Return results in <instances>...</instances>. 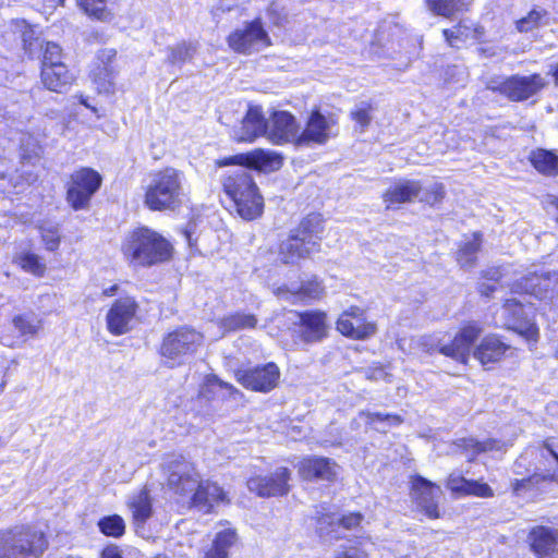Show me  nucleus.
<instances>
[{
    "mask_svg": "<svg viewBox=\"0 0 558 558\" xmlns=\"http://www.w3.org/2000/svg\"><path fill=\"white\" fill-rule=\"evenodd\" d=\"M326 218L319 211H310L302 216L287 236L276 244L278 260L287 266H296L313 260L323 252L326 233Z\"/></svg>",
    "mask_w": 558,
    "mask_h": 558,
    "instance_id": "1",
    "label": "nucleus"
},
{
    "mask_svg": "<svg viewBox=\"0 0 558 558\" xmlns=\"http://www.w3.org/2000/svg\"><path fill=\"white\" fill-rule=\"evenodd\" d=\"M120 251L130 267L150 268L172 260L174 247L160 232L147 226L130 230L121 241Z\"/></svg>",
    "mask_w": 558,
    "mask_h": 558,
    "instance_id": "2",
    "label": "nucleus"
},
{
    "mask_svg": "<svg viewBox=\"0 0 558 558\" xmlns=\"http://www.w3.org/2000/svg\"><path fill=\"white\" fill-rule=\"evenodd\" d=\"M221 192L232 209L245 221L260 218L265 199L254 175L246 169L229 170L220 177Z\"/></svg>",
    "mask_w": 558,
    "mask_h": 558,
    "instance_id": "3",
    "label": "nucleus"
},
{
    "mask_svg": "<svg viewBox=\"0 0 558 558\" xmlns=\"http://www.w3.org/2000/svg\"><path fill=\"white\" fill-rule=\"evenodd\" d=\"M184 173L171 166L150 173L143 189V205L150 211H177L183 206Z\"/></svg>",
    "mask_w": 558,
    "mask_h": 558,
    "instance_id": "4",
    "label": "nucleus"
},
{
    "mask_svg": "<svg viewBox=\"0 0 558 558\" xmlns=\"http://www.w3.org/2000/svg\"><path fill=\"white\" fill-rule=\"evenodd\" d=\"M49 544L47 532L32 523L0 530V558H41Z\"/></svg>",
    "mask_w": 558,
    "mask_h": 558,
    "instance_id": "5",
    "label": "nucleus"
},
{
    "mask_svg": "<svg viewBox=\"0 0 558 558\" xmlns=\"http://www.w3.org/2000/svg\"><path fill=\"white\" fill-rule=\"evenodd\" d=\"M78 72L65 62L63 48L54 41L40 46L39 82L41 87L54 94H65L74 86Z\"/></svg>",
    "mask_w": 558,
    "mask_h": 558,
    "instance_id": "6",
    "label": "nucleus"
},
{
    "mask_svg": "<svg viewBox=\"0 0 558 558\" xmlns=\"http://www.w3.org/2000/svg\"><path fill=\"white\" fill-rule=\"evenodd\" d=\"M203 343L204 335L201 331L189 325H180L162 336L158 354L172 368L194 356Z\"/></svg>",
    "mask_w": 558,
    "mask_h": 558,
    "instance_id": "7",
    "label": "nucleus"
},
{
    "mask_svg": "<svg viewBox=\"0 0 558 558\" xmlns=\"http://www.w3.org/2000/svg\"><path fill=\"white\" fill-rule=\"evenodd\" d=\"M102 175L92 167H80L69 174L65 182V202L74 211L87 210L94 196L101 189Z\"/></svg>",
    "mask_w": 558,
    "mask_h": 558,
    "instance_id": "8",
    "label": "nucleus"
},
{
    "mask_svg": "<svg viewBox=\"0 0 558 558\" xmlns=\"http://www.w3.org/2000/svg\"><path fill=\"white\" fill-rule=\"evenodd\" d=\"M226 41L230 50L243 56H250L272 45L271 37L260 16L246 21L242 27L231 31L226 37Z\"/></svg>",
    "mask_w": 558,
    "mask_h": 558,
    "instance_id": "9",
    "label": "nucleus"
},
{
    "mask_svg": "<svg viewBox=\"0 0 558 558\" xmlns=\"http://www.w3.org/2000/svg\"><path fill=\"white\" fill-rule=\"evenodd\" d=\"M300 482L305 484L324 483L331 486L339 481L340 465L329 457L306 454L294 465Z\"/></svg>",
    "mask_w": 558,
    "mask_h": 558,
    "instance_id": "10",
    "label": "nucleus"
},
{
    "mask_svg": "<svg viewBox=\"0 0 558 558\" xmlns=\"http://www.w3.org/2000/svg\"><path fill=\"white\" fill-rule=\"evenodd\" d=\"M141 319V304L135 295L124 294L114 299L106 314V328L111 336L129 333Z\"/></svg>",
    "mask_w": 558,
    "mask_h": 558,
    "instance_id": "11",
    "label": "nucleus"
},
{
    "mask_svg": "<svg viewBox=\"0 0 558 558\" xmlns=\"http://www.w3.org/2000/svg\"><path fill=\"white\" fill-rule=\"evenodd\" d=\"M233 376L236 383L248 391L269 393L279 386L281 371L277 363L267 362L239 367L234 371Z\"/></svg>",
    "mask_w": 558,
    "mask_h": 558,
    "instance_id": "12",
    "label": "nucleus"
},
{
    "mask_svg": "<svg viewBox=\"0 0 558 558\" xmlns=\"http://www.w3.org/2000/svg\"><path fill=\"white\" fill-rule=\"evenodd\" d=\"M294 339L304 344L323 342L329 336V318L326 311L311 308L295 311Z\"/></svg>",
    "mask_w": 558,
    "mask_h": 558,
    "instance_id": "13",
    "label": "nucleus"
},
{
    "mask_svg": "<svg viewBox=\"0 0 558 558\" xmlns=\"http://www.w3.org/2000/svg\"><path fill=\"white\" fill-rule=\"evenodd\" d=\"M546 86L542 74L535 72L530 75L512 74L490 89L511 102H523L539 94Z\"/></svg>",
    "mask_w": 558,
    "mask_h": 558,
    "instance_id": "14",
    "label": "nucleus"
},
{
    "mask_svg": "<svg viewBox=\"0 0 558 558\" xmlns=\"http://www.w3.org/2000/svg\"><path fill=\"white\" fill-rule=\"evenodd\" d=\"M283 156L280 153L255 148L246 153L220 157L215 160V166L217 168L240 166L246 170L274 172L283 166Z\"/></svg>",
    "mask_w": 558,
    "mask_h": 558,
    "instance_id": "15",
    "label": "nucleus"
},
{
    "mask_svg": "<svg viewBox=\"0 0 558 558\" xmlns=\"http://www.w3.org/2000/svg\"><path fill=\"white\" fill-rule=\"evenodd\" d=\"M377 329V323L369 319L366 310L359 305H350L336 319V330L341 336L355 341L372 338Z\"/></svg>",
    "mask_w": 558,
    "mask_h": 558,
    "instance_id": "16",
    "label": "nucleus"
},
{
    "mask_svg": "<svg viewBox=\"0 0 558 558\" xmlns=\"http://www.w3.org/2000/svg\"><path fill=\"white\" fill-rule=\"evenodd\" d=\"M482 333L483 326L481 322L475 319L464 320L451 341L440 345L438 352L462 365H466L471 350Z\"/></svg>",
    "mask_w": 558,
    "mask_h": 558,
    "instance_id": "17",
    "label": "nucleus"
},
{
    "mask_svg": "<svg viewBox=\"0 0 558 558\" xmlns=\"http://www.w3.org/2000/svg\"><path fill=\"white\" fill-rule=\"evenodd\" d=\"M292 472L278 466L269 474H253L246 480L247 489L260 498L284 497L291 492Z\"/></svg>",
    "mask_w": 558,
    "mask_h": 558,
    "instance_id": "18",
    "label": "nucleus"
},
{
    "mask_svg": "<svg viewBox=\"0 0 558 558\" xmlns=\"http://www.w3.org/2000/svg\"><path fill=\"white\" fill-rule=\"evenodd\" d=\"M501 307L506 320V328L522 337L526 342L535 344L539 339L537 324L529 319L524 312V304L515 299H506Z\"/></svg>",
    "mask_w": 558,
    "mask_h": 558,
    "instance_id": "19",
    "label": "nucleus"
},
{
    "mask_svg": "<svg viewBox=\"0 0 558 558\" xmlns=\"http://www.w3.org/2000/svg\"><path fill=\"white\" fill-rule=\"evenodd\" d=\"M411 493L413 501L428 519L437 520L441 517L437 501L441 493L439 485L416 474L411 478Z\"/></svg>",
    "mask_w": 558,
    "mask_h": 558,
    "instance_id": "20",
    "label": "nucleus"
},
{
    "mask_svg": "<svg viewBox=\"0 0 558 558\" xmlns=\"http://www.w3.org/2000/svg\"><path fill=\"white\" fill-rule=\"evenodd\" d=\"M526 545L535 558H558V529L536 524L529 529Z\"/></svg>",
    "mask_w": 558,
    "mask_h": 558,
    "instance_id": "21",
    "label": "nucleus"
},
{
    "mask_svg": "<svg viewBox=\"0 0 558 558\" xmlns=\"http://www.w3.org/2000/svg\"><path fill=\"white\" fill-rule=\"evenodd\" d=\"M514 349L500 335L484 336L473 350V356L486 369L502 362L513 354Z\"/></svg>",
    "mask_w": 558,
    "mask_h": 558,
    "instance_id": "22",
    "label": "nucleus"
},
{
    "mask_svg": "<svg viewBox=\"0 0 558 558\" xmlns=\"http://www.w3.org/2000/svg\"><path fill=\"white\" fill-rule=\"evenodd\" d=\"M337 124V120L324 116L318 108L311 110L304 129L295 140V146L324 145L330 137V126Z\"/></svg>",
    "mask_w": 558,
    "mask_h": 558,
    "instance_id": "23",
    "label": "nucleus"
},
{
    "mask_svg": "<svg viewBox=\"0 0 558 558\" xmlns=\"http://www.w3.org/2000/svg\"><path fill=\"white\" fill-rule=\"evenodd\" d=\"M282 292L292 304L312 305L326 296V286L318 275H310L301 279L295 287H283Z\"/></svg>",
    "mask_w": 558,
    "mask_h": 558,
    "instance_id": "24",
    "label": "nucleus"
},
{
    "mask_svg": "<svg viewBox=\"0 0 558 558\" xmlns=\"http://www.w3.org/2000/svg\"><path fill=\"white\" fill-rule=\"evenodd\" d=\"M299 123L295 117L287 110L274 111L270 116V126L267 128V138L274 145L293 143L299 132Z\"/></svg>",
    "mask_w": 558,
    "mask_h": 558,
    "instance_id": "25",
    "label": "nucleus"
},
{
    "mask_svg": "<svg viewBox=\"0 0 558 558\" xmlns=\"http://www.w3.org/2000/svg\"><path fill=\"white\" fill-rule=\"evenodd\" d=\"M421 192L420 180L400 179L381 193V199L386 210H396L403 204L415 202Z\"/></svg>",
    "mask_w": 558,
    "mask_h": 558,
    "instance_id": "26",
    "label": "nucleus"
},
{
    "mask_svg": "<svg viewBox=\"0 0 558 558\" xmlns=\"http://www.w3.org/2000/svg\"><path fill=\"white\" fill-rule=\"evenodd\" d=\"M554 278L549 272H530L510 284V292L518 295H530L537 300L548 296L554 289Z\"/></svg>",
    "mask_w": 558,
    "mask_h": 558,
    "instance_id": "27",
    "label": "nucleus"
},
{
    "mask_svg": "<svg viewBox=\"0 0 558 558\" xmlns=\"http://www.w3.org/2000/svg\"><path fill=\"white\" fill-rule=\"evenodd\" d=\"M320 530L327 534H336L339 531H357L362 527L364 514L360 511H349L335 519V513L320 511L314 518Z\"/></svg>",
    "mask_w": 558,
    "mask_h": 558,
    "instance_id": "28",
    "label": "nucleus"
},
{
    "mask_svg": "<svg viewBox=\"0 0 558 558\" xmlns=\"http://www.w3.org/2000/svg\"><path fill=\"white\" fill-rule=\"evenodd\" d=\"M447 489L459 497H477L489 499L495 496L494 488L483 480L466 478L461 474L451 473L446 480Z\"/></svg>",
    "mask_w": 558,
    "mask_h": 558,
    "instance_id": "29",
    "label": "nucleus"
},
{
    "mask_svg": "<svg viewBox=\"0 0 558 558\" xmlns=\"http://www.w3.org/2000/svg\"><path fill=\"white\" fill-rule=\"evenodd\" d=\"M222 502H229L227 493L217 482L209 480L199 481L191 497L192 506L205 513H211L215 506Z\"/></svg>",
    "mask_w": 558,
    "mask_h": 558,
    "instance_id": "30",
    "label": "nucleus"
},
{
    "mask_svg": "<svg viewBox=\"0 0 558 558\" xmlns=\"http://www.w3.org/2000/svg\"><path fill=\"white\" fill-rule=\"evenodd\" d=\"M268 121L260 107H250L241 121L236 142L253 143L262 136L267 137Z\"/></svg>",
    "mask_w": 558,
    "mask_h": 558,
    "instance_id": "31",
    "label": "nucleus"
},
{
    "mask_svg": "<svg viewBox=\"0 0 558 558\" xmlns=\"http://www.w3.org/2000/svg\"><path fill=\"white\" fill-rule=\"evenodd\" d=\"M534 472L542 482L558 483V453L548 439L538 446V463Z\"/></svg>",
    "mask_w": 558,
    "mask_h": 558,
    "instance_id": "32",
    "label": "nucleus"
},
{
    "mask_svg": "<svg viewBox=\"0 0 558 558\" xmlns=\"http://www.w3.org/2000/svg\"><path fill=\"white\" fill-rule=\"evenodd\" d=\"M219 524H227L228 526L215 534L210 546L204 551L203 558H229L230 549L239 541L236 530L230 526L227 521L219 522Z\"/></svg>",
    "mask_w": 558,
    "mask_h": 558,
    "instance_id": "33",
    "label": "nucleus"
},
{
    "mask_svg": "<svg viewBox=\"0 0 558 558\" xmlns=\"http://www.w3.org/2000/svg\"><path fill=\"white\" fill-rule=\"evenodd\" d=\"M169 483L177 488H184L187 483L196 482L198 474L193 462L179 454L168 462Z\"/></svg>",
    "mask_w": 558,
    "mask_h": 558,
    "instance_id": "34",
    "label": "nucleus"
},
{
    "mask_svg": "<svg viewBox=\"0 0 558 558\" xmlns=\"http://www.w3.org/2000/svg\"><path fill=\"white\" fill-rule=\"evenodd\" d=\"M527 160L539 174L549 178L558 175V155L554 150L534 148L530 151Z\"/></svg>",
    "mask_w": 558,
    "mask_h": 558,
    "instance_id": "35",
    "label": "nucleus"
},
{
    "mask_svg": "<svg viewBox=\"0 0 558 558\" xmlns=\"http://www.w3.org/2000/svg\"><path fill=\"white\" fill-rule=\"evenodd\" d=\"M135 526L142 527L153 515V504L147 488L141 489L128 502Z\"/></svg>",
    "mask_w": 558,
    "mask_h": 558,
    "instance_id": "36",
    "label": "nucleus"
},
{
    "mask_svg": "<svg viewBox=\"0 0 558 558\" xmlns=\"http://www.w3.org/2000/svg\"><path fill=\"white\" fill-rule=\"evenodd\" d=\"M458 450L466 456L468 462H474L480 454L494 451L498 448V441L494 438L478 440L473 437H463L456 441Z\"/></svg>",
    "mask_w": 558,
    "mask_h": 558,
    "instance_id": "37",
    "label": "nucleus"
},
{
    "mask_svg": "<svg viewBox=\"0 0 558 558\" xmlns=\"http://www.w3.org/2000/svg\"><path fill=\"white\" fill-rule=\"evenodd\" d=\"M483 234L480 231L472 233V240L459 245L456 253L457 263L463 267H473L477 260V253L482 248Z\"/></svg>",
    "mask_w": 558,
    "mask_h": 558,
    "instance_id": "38",
    "label": "nucleus"
},
{
    "mask_svg": "<svg viewBox=\"0 0 558 558\" xmlns=\"http://www.w3.org/2000/svg\"><path fill=\"white\" fill-rule=\"evenodd\" d=\"M14 264L24 272L43 278L47 272L45 259L33 251H23L14 257Z\"/></svg>",
    "mask_w": 558,
    "mask_h": 558,
    "instance_id": "39",
    "label": "nucleus"
},
{
    "mask_svg": "<svg viewBox=\"0 0 558 558\" xmlns=\"http://www.w3.org/2000/svg\"><path fill=\"white\" fill-rule=\"evenodd\" d=\"M425 7L436 16L452 19L468 10L465 0H424Z\"/></svg>",
    "mask_w": 558,
    "mask_h": 558,
    "instance_id": "40",
    "label": "nucleus"
},
{
    "mask_svg": "<svg viewBox=\"0 0 558 558\" xmlns=\"http://www.w3.org/2000/svg\"><path fill=\"white\" fill-rule=\"evenodd\" d=\"M78 9L90 20L110 22L113 13L108 7V0H76Z\"/></svg>",
    "mask_w": 558,
    "mask_h": 558,
    "instance_id": "41",
    "label": "nucleus"
},
{
    "mask_svg": "<svg viewBox=\"0 0 558 558\" xmlns=\"http://www.w3.org/2000/svg\"><path fill=\"white\" fill-rule=\"evenodd\" d=\"M257 323L258 319L254 314L234 312L221 319V327L227 332H235L243 329H254Z\"/></svg>",
    "mask_w": 558,
    "mask_h": 558,
    "instance_id": "42",
    "label": "nucleus"
},
{
    "mask_svg": "<svg viewBox=\"0 0 558 558\" xmlns=\"http://www.w3.org/2000/svg\"><path fill=\"white\" fill-rule=\"evenodd\" d=\"M117 74V69L93 68L89 76L96 85L98 94L112 95L116 92L114 78Z\"/></svg>",
    "mask_w": 558,
    "mask_h": 558,
    "instance_id": "43",
    "label": "nucleus"
},
{
    "mask_svg": "<svg viewBox=\"0 0 558 558\" xmlns=\"http://www.w3.org/2000/svg\"><path fill=\"white\" fill-rule=\"evenodd\" d=\"M97 526L102 535L111 538H120L126 531L124 519L117 513L100 518L97 522Z\"/></svg>",
    "mask_w": 558,
    "mask_h": 558,
    "instance_id": "44",
    "label": "nucleus"
},
{
    "mask_svg": "<svg viewBox=\"0 0 558 558\" xmlns=\"http://www.w3.org/2000/svg\"><path fill=\"white\" fill-rule=\"evenodd\" d=\"M447 197V190L442 182H434L423 193L418 195L416 201L423 207L439 208Z\"/></svg>",
    "mask_w": 558,
    "mask_h": 558,
    "instance_id": "45",
    "label": "nucleus"
},
{
    "mask_svg": "<svg viewBox=\"0 0 558 558\" xmlns=\"http://www.w3.org/2000/svg\"><path fill=\"white\" fill-rule=\"evenodd\" d=\"M548 12L545 9L533 8L525 16L515 21V28L519 33H529L539 27L543 19L547 17Z\"/></svg>",
    "mask_w": 558,
    "mask_h": 558,
    "instance_id": "46",
    "label": "nucleus"
},
{
    "mask_svg": "<svg viewBox=\"0 0 558 558\" xmlns=\"http://www.w3.org/2000/svg\"><path fill=\"white\" fill-rule=\"evenodd\" d=\"M217 389L226 390L230 397L238 395L240 391L232 384L221 380L218 376L213 375L207 377L205 388L199 392V396L206 400H214V395Z\"/></svg>",
    "mask_w": 558,
    "mask_h": 558,
    "instance_id": "47",
    "label": "nucleus"
},
{
    "mask_svg": "<svg viewBox=\"0 0 558 558\" xmlns=\"http://www.w3.org/2000/svg\"><path fill=\"white\" fill-rule=\"evenodd\" d=\"M14 329L22 337H34L40 329V320L34 319L27 314H19L12 318Z\"/></svg>",
    "mask_w": 558,
    "mask_h": 558,
    "instance_id": "48",
    "label": "nucleus"
},
{
    "mask_svg": "<svg viewBox=\"0 0 558 558\" xmlns=\"http://www.w3.org/2000/svg\"><path fill=\"white\" fill-rule=\"evenodd\" d=\"M44 248L48 252H57L61 245V234L58 226L39 225L37 227Z\"/></svg>",
    "mask_w": 558,
    "mask_h": 558,
    "instance_id": "49",
    "label": "nucleus"
},
{
    "mask_svg": "<svg viewBox=\"0 0 558 558\" xmlns=\"http://www.w3.org/2000/svg\"><path fill=\"white\" fill-rule=\"evenodd\" d=\"M359 415L364 417L366 420V424L369 426H374L378 422H386L391 426H399L404 421L403 417L397 413H380L363 410L359 413Z\"/></svg>",
    "mask_w": 558,
    "mask_h": 558,
    "instance_id": "50",
    "label": "nucleus"
},
{
    "mask_svg": "<svg viewBox=\"0 0 558 558\" xmlns=\"http://www.w3.org/2000/svg\"><path fill=\"white\" fill-rule=\"evenodd\" d=\"M373 110L374 106L371 101L364 102L350 112V118L364 131L371 125Z\"/></svg>",
    "mask_w": 558,
    "mask_h": 558,
    "instance_id": "51",
    "label": "nucleus"
},
{
    "mask_svg": "<svg viewBox=\"0 0 558 558\" xmlns=\"http://www.w3.org/2000/svg\"><path fill=\"white\" fill-rule=\"evenodd\" d=\"M21 40L22 49L25 56L29 60L34 59L35 52L37 50L38 37L35 35L34 29L28 24H25L22 29Z\"/></svg>",
    "mask_w": 558,
    "mask_h": 558,
    "instance_id": "52",
    "label": "nucleus"
},
{
    "mask_svg": "<svg viewBox=\"0 0 558 558\" xmlns=\"http://www.w3.org/2000/svg\"><path fill=\"white\" fill-rule=\"evenodd\" d=\"M191 47L186 43L178 44L175 47L171 48L168 54V61L170 64L178 65L186 62L191 56Z\"/></svg>",
    "mask_w": 558,
    "mask_h": 558,
    "instance_id": "53",
    "label": "nucleus"
},
{
    "mask_svg": "<svg viewBox=\"0 0 558 558\" xmlns=\"http://www.w3.org/2000/svg\"><path fill=\"white\" fill-rule=\"evenodd\" d=\"M118 51L114 48L99 49L95 57L94 68L116 69L114 62L117 60Z\"/></svg>",
    "mask_w": 558,
    "mask_h": 558,
    "instance_id": "54",
    "label": "nucleus"
},
{
    "mask_svg": "<svg viewBox=\"0 0 558 558\" xmlns=\"http://www.w3.org/2000/svg\"><path fill=\"white\" fill-rule=\"evenodd\" d=\"M538 476L534 472L532 475H529L524 478H515L511 482V490L515 496H519L522 492L531 489L536 484L541 483Z\"/></svg>",
    "mask_w": 558,
    "mask_h": 558,
    "instance_id": "55",
    "label": "nucleus"
},
{
    "mask_svg": "<svg viewBox=\"0 0 558 558\" xmlns=\"http://www.w3.org/2000/svg\"><path fill=\"white\" fill-rule=\"evenodd\" d=\"M465 28L466 27L464 25H462L461 22L457 23L453 26V28H444L441 34L445 38V41L448 44V46L454 47L456 43L458 40H462L464 38L463 29H465Z\"/></svg>",
    "mask_w": 558,
    "mask_h": 558,
    "instance_id": "56",
    "label": "nucleus"
},
{
    "mask_svg": "<svg viewBox=\"0 0 558 558\" xmlns=\"http://www.w3.org/2000/svg\"><path fill=\"white\" fill-rule=\"evenodd\" d=\"M332 558H369V554L362 546H344Z\"/></svg>",
    "mask_w": 558,
    "mask_h": 558,
    "instance_id": "57",
    "label": "nucleus"
},
{
    "mask_svg": "<svg viewBox=\"0 0 558 558\" xmlns=\"http://www.w3.org/2000/svg\"><path fill=\"white\" fill-rule=\"evenodd\" d=\"M195 231H196L195 230V221H193V220H190L187 222V226H185L181 229V234L184 236L190 248L197 247V238L194 236Z\"/></svg>",
    "mask_w": 558,
    "mask_h": 558,
    "instance_id": "58",
    "label": "nucleus"
},
{
    "mask_svg": "<svg viewBox=\"0 0 558 558\" xmlns=\"http://www.w3.org/2000/svg\"><path fill=\"white\" fill-rule=\"evenodd\" d=\"M99 558H124V556L118 545L109 544L101 549Z\"/></svg>",
    "mask_w": 558,
    "mask_h": 558,
    "instance_id": "59",
    "label": "nucleus"
},
{
    "mask_svg": "<svg viewBox=\"0 0 558 558\" xmlns=\"http://www.w3.org/2000/svg\"><path fill=\"white\" fill-rule=\"evenodd\" d=\"M66 0H40V10L47 13L53 12L56 9L63 7Z\"/></svg>",
    "mask_w": 558,
    "mask_h": 558,
    "instance_id": "60",
    "label": "nucleus"
},
{
    "mask_svg": "<svg viewBox=\"0 0 558 558\" xmlns=\"http://www.w3.org/2000/svg\"><path fill=\"white\" fill-rule=\"evenodd\" d=\"M497 290L496 284L482 282L477 286V292L483 298H490Z\"/></svg>",
    "mask_w": 558,
    "mask_h": 558,
    "instance_id": "61",
    "label": "nucleus"
},
{
    "mask_svg": "<svg viewBox=\"0 0 558 558\" xmlns=\"http://www.w3.org/2000/svg\"><path fill=\"white\" fill-rule=\"evenodd\" d=\"M119 290H120L119 284L113 283V284L109 286L108 288H105L101 291V295L105 298H111V296L116 295L119 292Z\"/></svg>",
    "mask_w": 558,
    "mask_h": 558,
    "instance_id": "62",
    "label": "nucleus"
},
{
    "mask_svg": "<svg viewBox=\"0 0 558 558\" xmlns=\"http://www.w3.org/2000/svg\"><path fill=\"white\" fill-rule=\"evenodd\" d=\"M548 75L553 78L554 85L558 87V61L550 64Z\"/></svg>",
    "mask_w": 558,
    "mask_h": 558,
    "instance_id": "63",
    "label": "nucleus"
},
{
    "mask_svg": "<svg viewBox=\"0 0 558 558\" xmlns=\"http://www.w3.org/2000/svg\"><path fill=\"white\" fill-rule=\"evenodd\" d=\"M482 278H486V279H489V280H493L495 282L499 281V274L497 270H485L482 272Z\"/></svg>",
    "mask_w": 558,
    "mask_h": 558,
    "instance_id": "64",
    "label": "nucleus"
}]
</instances>
